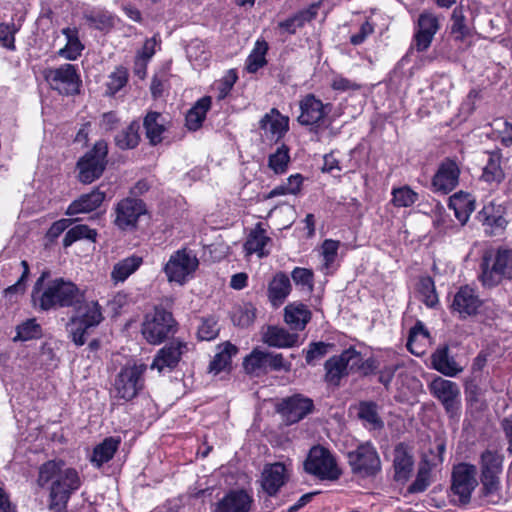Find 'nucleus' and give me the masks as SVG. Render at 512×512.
Here are the masks:
<instances>
[{"instance_id": "f257e3e1", "label": "nucleus", "mask_w": 512, "mask_h": 512, "mask_svg": "<svg viewBox=\"0 0 512 512\" xmlns=\"http://www.w3.org/2000/svg\"><path fill=\"white\" fill-rule=\"evenodd\" d=\"M37 483L42 488L50 484L49 509L65 512L72 494L81 487L82 479L75 468L67 467L63 461L49 460L40 466Z\"/></svg>"}, {"instance_id": "e2e57ef3", "label": "nucleus", "mask_w": 512, "mask_h": 512, "mask_svg": "<svg viewBox=\"0 0 512 512\" xmlns=\"http://www.w3.org/2000/svg\"><path fill=\"white\" fill-rule=\"evenodd\" d=\"M431 364L435 370L448 376V344H444L432 354Z\"/></svg>"}, {"instance_id": "ea45409f", "label": "nucleus", "mask_w": 512, "mask_h": 512, "mask_svg": "<svg viewBox=\"0 0 512 512\" xmlns=\"http://www.w3.org/2000/svg\"><path fill=\"white\" fill-rule=\"evenodd\" d=\"M325 381L331 385L339 386L343 377L348 376L347 368L340 355L330 357L324 364Z\"/></svg>"}, {"instance_id": "aec40b11", "label": "nucleus", "mask_w": 512, "mask_h": 512, "mask_svg": "<svg viewBox=\"0 0 512 512\" xmlns=\"http://www.w3.org/2000/svg\"><path fill=\"white\" fill-rule=\"evenodd\" d=\"M438 455L429 458L425 455L423 461L419 465V469L416 475V479L408 487L409 493H420L427 489L430 485V471L432 466H436L438 463H442L445 454V443H439L437 445Z\"/></svg>"}, {"instance_id": "de8ad7c7", "label": "nucleus", "mask_w": 512, "mask_h": 512, "mask_svg": "<svg viewBox=\"0 0 512 512\" xmlns=\"http://www.w3.org/2000/svg\"><path fill=\"white\" fill-rule=\"evenodd\" d=\"M97 237V231L95 229L89 228V226L80 224L72 227L69 229L64 238H63V246L69 247L74 242L81 240V239H87L92 242L96 241Z\"/></svg>"}, {"instance_id": "6e6552de", "label": "nucleus", "mask_w": 512, "mask_h": 512, "mask_svg": "<svg viewBox=\"0 0 512 512\" xmlns=\"http://www.w3.org/2000/svg\"><path fill=\"white\" fill-rule=\"evenodd\" d=\"M352 474L361 478L375 477L381 471L380 456L371 442L359 444L347 453Z\"/></svg>"}, {"instance_id": "a211bd4d", "label": "nucleus", "mask_w": 512, "mask_h": 512, "mask_svg": "<svg viewBox=\"0 0 512 512\" xmlns=\"http://www.w3.org/2000/svg\"><path fill=\"white\" fill-rule=\"evenodd\" d=\"M300 115L297 120L302 126L319 127L330 111V104H324L314 94L305 95L299 102Z\"/></svg>"}, {"instance_id": "69168bd1", "label": "nucleus", "mask_w": 512, "mask_h": 512, "mask_svg": "<svg viewBox=\"0 0 512 512\" xmlns=\"http://www.w3.org/2000/svg\"><path fill=\"white\" fill-rule=\"evenodd\" d=\"M237 79H238V75H237L236 70L230 69L226 72V74L223 76V78L217 84L219 100H222L227 97V95L230 93L231 89L233 88L234 84L236 83Z\"/></svg>"}, {"instance_id": "412c9836", "label": "nucleus", "mask_w": 512, "mask_h": 512, "mask_svg": "<svg viewBox=\"0 0 512 512\" xmlns=\"http://www.w3.org/2000/svg\"><path fill=\"white\" fill-rule=\"evenodd\" d=\"M438 29L439 23L437 17L429 12H423L420 14L417 30L414 35V45L416 50L419 52L427 50Z\"/></svg>"}, {"instance_id": "49530a36", "label": "nucleus", "mask_w": 512, "mask_h": 512, "mask_svg": "<svg viewBox=\"0 0 512 512\" xmlns=\"http://www.w3.org/2000/svg\"><path fill=\"white\" fill-rule=\"evenodd\" d=\"M268 45L265 41H257L254 49L246 60V69L249 73H256L260 68L266 65L265 55Z\"/></svg>"}, {"instance_id": "c756f323", "label": "nucleus", "mask_w": 512, "mask_h": 512, "mask_svg": "<svg viewBox=\"0 0 512 512\" xmlns=\"http://www.w3.org/2000/svg\"><path fill=\"white\" fill-rule=\"evenodd\" d=\"M480 216L482 217L483 225L490 228V235L501 234L508 223L504 217L502 207L500 205L495 206L493 203L485 205L480 212Z\"/></svg>"}, {"instance_id": "680f3d73", "label": "nucleus", "mask_w": 512, "mask_h": 512, "mask_svg": "<svg viewBox=\"0 0 512 512\" xmlns=\"http://www.w3.org/2000/svg\"><path fill=\"white\" fill-rule=\"evenodd\" d=\"M85 19L89 26L98 30H104L113 26L112 16L105 12H92L85 15Z\"/></svg>"}, {"instance_id": "7c9ffc66", "label": "nucleus", "mask_w": 512, "mask_h": 512, "mask_svg": "<svg viewBox=\"0 0 512 512\" xmlns=\"http://www.w3.org/2000/svg\"><path fill=\"white\" fill-rule=\"evenodd\" d=\"M263 340L271 347L290 348L298 345L299 335L290 333L284 328L269 326L263 335Z\"/></svg>"}, {"instance_id": "0eeeda50", "label": "nucleus", "mask_w": 512, "mask_h": 512, "mask_svg": "<svg viewBox=\"0 0 512 512\" xmlns=\"http://www.w3.org/2000/svg\"><path fill=\"white\" fill-rule=\"evenodd\" d=\"M492 258L491 253H485L481 262L480 280L486 287L497 286L503 278L512 279V250L499 248L490 266Z\"/></svg>"}, {"instance_id": "4c0bfd02", "label": "nucleus", "mask_w": 512, "mask_h": 512, "mask_svg": "<svg viewBox=\"0 0 512 512\" xmlns=\"http://www.w3.org/2000/svg\"><path fill=\"white\" fill-rule=\"evenodd\" d=\"M217 348L219 351L209 364V371L215 374L220 373L228 367L231 363L232 356L236 355L238 352V348L229 341L218 345Z\"/></svg>"}, {"instance_id": "2eb2a0df", "label": "nucleus", "mask_w": 512, "mask_h": 512, "mask_svg": "<svg viewBox=\"0 0 512 512\" xmlns=\"http://www.w3.org/2000/svg\"><path fill=\"white\" fill-rule=\"evenodd\" d=\"M314 409L313 400L299 393L283 398L277 406V411L282 415L287 424L300 422L313 413Z\"/></svg>"}, {"instance_id": "c85d7f7f", "label": "nucleus", "mask_w": 512, "mask_h": 512, "mask_svg": "<svg viewBox=\"0 0 512 512\" xmlns=\"http://www.w3.org/2000/svg\"><path fill=\"white\" fill-rule=\"evenodd\" d=\"M450 209L454 210V215L463 226L469 220L471 213L475 210V198L467 192L459 191L450 196Z\"/></svg>"}, {"instance_id": "bf43d9fd", "label": "nucleus", "mask_w": 512, "mask_h": 512, "mask_svg": "<svg viewBox=\"0 0 512 512\" xmlns=\"http://www.w3.org/2000/svg\"><path fill=\"white\" fill-rule=\"evenodd\" d=\"M431 393L443 405L446 412H448V380L441 377L434 378L429 385Z\"/></svg>"}, {"instance_id": "58836bf2", "label": "nucleus", "mask_w": 512, "mask_h": 512, "mask_svg": "<svg viewBox=\"0 0 512 512\" xmlns=\"http://www.w3.org/2000/svg\"><path fill=\"white\" fill-rule=\"evenodd\" d=\"M143 126L151 145H157L162 141L165 126L163 116L159 112H149L144 118Z\"/></svg>"}, {"instance_id": "72a5a7b5", "label": "nucleus", "mask_w": 512, "mask_h": 512, "mask_svg": "<svg viewBox=\"0 0 512 512\" xmlns=\"http://www.w3.org/2000/svg\"><path fill=\"white\" fill-rule=\"evenodd\" d=\"M317 5H312L308 9L300 11L292 17L278 23V28L285 33L294 34L298 28L304 26L308 21H311L316 17Z\"/></svg>"}, {"instance_id": "39448f33", "label": "nucleus", "mask_w": 512, "mask_h": 512, "mask_svg": "<svg viewBox=\"0 0 512 512\" xmlns=\"http://www.w3.org/2000/svg\"><path fill=\"white\" fill-rule=\"evenodd\" d=\"M178 330V324L171 312L163 307H155L146 314L142 323V335L152 345H159L170 337H173Z\"/></svg>"}, {"instance_id": "20e7f679", "label": "nucleus", "mask_w": 512, "mask_h": 512, "mask_svg": "<svg viewBox=\"0 0 512 512\" xmlns=\"http://www.w3.org/2000/svg\"><path fill=\"white\" fill-rule=\"evenodd\" d=\"M74 315L67 323V332L76 346H82L87 341L90 329L97 327L104 319L101 306L96 301H86L83 293V302L78 304Z\"/></svg>"}, {"instance_id": "423d86ee", "label": "nucleus", "mask_w": 512, "mask_h": 512, "mask_svg": "<svg viewBox=\"0 0 512 512\" xmlns=\"http://www.w3.org/2000/svg\"><path fill=\"white\" fill-rule=\"evenodd\" d=\"M107 156V142L105 140L97 141L93 147L77 161L78 180L83 184H91L99 179L108 164Z\"/></svg>"}, {"instance_id": "a19ab883", "label": "nucleus", "mask_w": 512, "mask_h": 512, "mask_svg": "<svg viewBox=\"0 0 512 512\" xmlns=\"http://www.w3.org/2000/svg\"><path fill=\"white\" fill-rule=\"evenodd\" d=\"M429 338V333L421 321L410 329L407 339V349L414 355L420 356L424 353L425 342Z\"/></svg>"}, {"instance_id": "f704fd0d", "label": "nucleus", "mask_w": 512, "mask_h": 512, "mask_svg": "<svg viewBox=\"0 0 512 512\" xmlns=\"http://www.w3.org/2000/svg\"><path fill=\"white\" fill-rule=\"evenodd\" d=\"M269 241L270 238L266 235L262 224L258 223L248 234L244 243V249L248 255L257 253L259 257H263L265 255L264 247Z\"/></svg>"}, {"instance_id": "bb28decb", "label": "nucleus", "mask_w": 512, "mask_h": 512, "mask_svg": "<svg viewBox=\"0 0 512 512\" xmlns=\"http://www.w3.org/2000/svg\"><path fill=\"white\" fill-rule=\"evenodd\" d=\"M259 127L277 140L282 138L289 129V118L283 116L278 109L272 108L259 122Z\"/></svg>"}, {"instance_id": "cd10ccee", "label": "nucleus", "mask_w": 512, "mask_h": 512, "mask_svg": "<svg viewBox=\"0 0 512 512\" xmlns=\"http://www.w3.org/2000/svg\"><path fill=\"white\" fill-rule=\"evenodd\" d=\"M311 317V311L301 302L290 303L284 308V320L292 330H304Z\"/></svg>"}, {"instance_id": "b1692460", "label": "nucleus", "mask_w": 512, "mask_h": 512, "mask_svg": "<svg viewBox=\"0 0 512 512\" xmlns=\"http://www.w3.org/2000/svg\"><path fill=\"white\" fill-rule=\"evenodd\" d=\"M480 305L481 300L475 290L469 286H464L455 294L452 308L461 317H466L476 314Z\"/></svg>"}, {"instance_id": "2f4dec72", "label": "nucleus", "mask_w": 512, "mask_h": 512, "mask_svg": "<svg viewBox=\"0 0 512 512\" xmlns=\"http://www.w3.org/2000/svg\"><path fill=\"white\" fill-rule=\"evenodd\" d=\"M121 440L119 437H107L100 444L95 446L90 462L100 468L103 464L109 462L119 448Z\"/></svg>"}, {"instance_id": "774afa93", "label": "nucleus", "mask_w": 512, "mask_h": 512, "mask_svg": "<svg viewBox=\"0 0 512 512\" xmlns=\"http://www.w3.org/2000/svg\"><path fill=\"white\" fill-rule=\"evenodd\" d=\"M340 242L332 239H326L322 243V256L324 258V265L329 268L335 261L338 253Z\"/></svg>"}, {"instance_id": "1a4fd4ad", "label": "nucleus", "mask_w": 512, "mask_h": 512, "mask_svg": "<svg viewBox=\"0 0 512 512\" xmlns=\"http://www.w3.org/2000/svg\"><path fill=\"white\" fill-rule=\"evenodd\" d=\"M145 371L144 364L123 367L114 381V397L123 401L134 399L144 387Z\"/></svg>"}, {"instance_id": "09e8293b", "label": "nucleus", "mask_w": 512, "mask_h": 512, "mask_svg": "<svg viewBox=\"0 0 512 512\" xmlns=\"http://www.w3.org/2000/svg\"><path fill=\"white\" fill-rule=\"evenodd\" d=\"M290 162L289 148L282 144L268 158V167L275 174H283L287 171Z\"/></svg>"}, {"instance_id": "4d7b16f0", "label": "nucleus", "mask_w": 512, "mask_h": 512, "mask_svg": "<svg viewBox=\"0 0 512 512\" xmlns=\"http://www.w3.org/2000/svg\"><path fill=\"white\" fill-rule=\"evenodd\" d=\"M432 189L435 193L448 194V160L443 161L432 178Z\"/></svg>"}, {"instance_id": "0e129e2a", "label": "nucleus", "mask_w": 512, "mask_h": 512, "mask_svg": "<svg viewBox=\"0 0 512 512\" xmlns=\"http://www.w3.org/2000/svg\"><path fill=\"white\" fill-rule=\"evenodd\" d=\"M453 26L451 33L458 34L457 39H464L470 34L469 28L464 24L465 17L463 15L462 7H456L453 10L452 16Z\"/></svg>"}, {"instance_id": "a18cd8bd", "label": "nucleus", "mask_w": 512, "mask_h": 512, "mask_svg": "<svg viewBox=\"0 0 512 512\" xmlns=\"http://www.w3.org/2000/svg\"><path fill=\"white\" fill-rule=\"evenodd\" d=\"M256 308L251 303L235 306L231 313V320L235 326L246 328L253 324L256 318Z\"/></svg>"}, {"instance_id": "f8f14e48", "label": "nucleus", "mask_w": 512, "mask_h": 512, "mask_svg": "<svg viewBox=\"0 0 512 512\" xmlns=\"http://www.w3.org/2000/svg\"><path fill=\"white\" fill-rule=\"evenodd\" d=\"M199 266L196 255L188 249L174 252L164 267V272L170 282L184 284L193 276Z\"/></svg>"}, {"instance_id": "f3484780", "label": "nucleus", "mask_w": 512, "mask_h": 512, "mask_svg": "<svg viewBox=\"0 0 512 512\" xmlns=\"http://www.w3.org/2000/svg\"><path fill=\"white\" fill-rule=\"evenodd\" d=\"M188 351V343L174 339L159 349L154 356L151 369H157L159 372L168 369H175L179 364L182 356Z\"/></svg>"}, {"instance_id": "79ce46f5", "label": "nucleus", "mask_w": 512, "mask_h": 512, "mask_svg": "<svg viewBox=\"0 0 512 512\" xmlns=\"http://www.w3.org/2000/svg\"><path fill=\"white\" fill-rule=\"evenodd\" d=\"M140 123L132 121L125 129L118 132L115 136V144L122 150L135 148L140 141Z\"/></svg>"}, {"instance_id": "338daca9", "label": "nucleus", "mask_w": 512, "mask_h": 512, "mask_svg": "<svg viewBox=\"0 0 512 512\" xmlns=\"http://www.w3.org/2000/svg\"><path fill=\"white\" fill-rule=\"evenodd\" d=\"M291 277L296 285L306 287L309 291L313 289V272L307 268L296 267L291 273Z\"/></svg>"}, {"instance_id": "864d4df0", "label": "nucleus", "mask_w": 512, "mask_h": 512, "mask_svg": "<svg viewBox=\"0 0 512 512\" xmlns=\"http://www.w3.org/2000/svg\"><path fill=\"white\" fill-rule=\"evenodd\" d=\"M333 344L325 343L322 341L311 342L305 350V360L308 365H315L317 361L324 358Z\"/></svg>"}, {"instance_id": "8fccbe9b", "label": "nucleus", "mask_w": 512, "mask_h": 512, "mask_svg": "<svg viewBox=\"0 0 512 512\" xmlns=\"http://www.w3.org/2000/svg\"><path fill=\"white\" fill-rule=\"evenodd\" d=\"M417 291L422 297V301L428 307H434L438 303V296L435 290V284L430 276H423L417 283Z\"/></svg>"}, {"instance_id": "393cba45", "label": "nucleus", "mask_w": 512, "mask_h": 512, "mask_svg": "<svg viewBox=\"0 0 512 512\" xmlns=\"http://www.w3.org/2000/svg\"><path fill=\"white\" fill-rule=\"evenodd\" d=\"M486 164L483 167L481 179L490 184L498 186L505 179V172L502 168V153L499 149L487 151Z\"/></svg>"}, {"instance_id": "a878e982", "label": "nucleus", "mask_w": 512, "mask_h": 512, "mask_svg": "<svg viewBox=\"0 0 512 512\" xmlns=\"http://www.w3.org/2000/svg\"><path fill=\"white\" fill-rule=\"evenodd\" d=\"M105 196V192L101 191L99 188L93 189L90 193L82 194L68 206L66 215L73 216L80 213L92 212L100 207Z\"/></svg>"}, {"instance_id": "c03bdc74", "label": "nucleus", "mask_w": 512, "mask_h": 512, "mask_svg": "<svg viewBox=\"0 0 512 512\" xmlns=\"http://www.w3.org/2000/svg\"><path fill=\"white\" fill-rule=\"evenodd\" d=\"M358 417L365 422L370 429L381 430L384 422L378 414V406L374 402H361Z\"/></svg>"}, {"instance_id": "6e6d98bb", "label": "nucleus", "mask_w": 512, "mask_h": 512, "mask_svg": "<svg viewBox=\"0 0 512 512\" xmlns=\"http://www.w3.org/2000/svg\"><path fill=\"white\" fill-rule=\"evenodd\" d=\"M392 196L395 207H410L418 200V194L408 186L393 189Z\"/></svg>"}, {"instance_id": "13d9d810", "label": "nucleus", "mask_w": 512, "mask_h": 512, "mask_svg": "<svg viewBox=\"0 0 512 512\" xmlns=\"http://www.w3.org/2000/svg\"><path fill=\"white\" fill-rule=\"evenodd\" d=\"M127 81H128L127 71L122 67L117 68L108 77L107 93L109 95L116 94L119 90H121L126 85Z\"/></svg>"}, {"instance_id": "4468645a", "label": "nucleus", "mask_w": 512, "mask_h": 512, "mask_svg": "<svg viewBox=\"0 0 512 512\" xmlns=\"http://www.w3.org/2000/svg\"><path fill=\"white\" fill-rule=\"evenodd\" d=\"M147 212L145 203L138 198L126 197L114 207L113 224L121 231H133L139 218Z\"/></svg>"}, {"instance_id": "5701e85b", "label": "nucleus", "mask_w": 512, "mask_h": 512, "mask_svg": "<svg viewBox=\"0 0 512 512\" xmlns=\"http://www.w3.org/2000/svg\"><path fill=\"white\" fill-rule=\"evenodd\" d=\"M394 479L407 481L413 471L414 458L411 449L404 443H399L393 451Z\"/></svg>"}, {"instance_id": "f03ea898", "label": "nucleus", "mask_w": 512, "mask_h": 512, "mask_svg": "<svg viewBox=\"0 0 512 512\" xmlns=\"http://www.w3.org/2000/svg\"><path fill=\"white\" fill-rule=\"evenodd\" d=\"M45 275L35 282L32 290V302L41 311L56 310L63 307H76L83 302V291L71 281L57 278L43 288Z\"/></svg>"}, {"instance_id": "4be33fe9", "label": "nucleus", "mask_w": 512, "mask_h": 512, "mask_svg": "<svg viewBox=\"0 0 512 512\" xmlns=\"http://www.w3.org/2000/svg\"><path fill=\"white\" fill-rule=\"evenodd\" d=\"M287 479L288 475L284 464L280 462L268 464L261 474V486L269 496H275Z\"/></svg>"}, {"instance_id": "c9c22d12", "label": "nucleus", "mask_w": 512, "mask_h": 512, "mask_svg": "<svg viewBox=\"0 0 512 512\" xmlns=\"http://www.w3.org/2000/svg\"><path fill=\"white\" fill-rule=\"evenodd\" d=\"M211 106V97L205 96L199 99L186 114V126L189 130L196 131L202 126L206 114Z\"/></svg>"}, {"instance_id": "9d476101", "label": "nucleus", "mask_w": 512, "mask_h": 512, "mask_svg": "<svg viewBox=\"0 0 512 512\" xmlns=\"http://www.w3.org/2000/svg\"><path fill=\"white\" fill-rule=\"evenodd\" d=\"M304 469L307 473L323 480L334 481L341 475L334 456L327 448L319 445L310 449Z\"/></svg>"}, {"instance_id": "e433bc0d", "label": "nucleus", "mask_w": 512, "mask_h": 512, "mask_svg": "<svg viewBox=\"0 0 512 512\" xmlns=\"http://www.w3.org/2000/svg\"><path fill=\"white\" fill-rule=\"evenodd\" d=\"M62 34L66 37L67 43L59 50V55L67 60H76L84 49L77 28L66 27L62 29Z\"/></svg>"}, {"instance_id": "37998d69", "label": "nucleus", "mask_w": 512, "mask_h": 512, "mask_svg": "<svg viewBox=\"0 0 512 512\" xmlns=\"http://www.w3.org/2000/svg\"><path fill=\"white\" fill-rule=\"evenodd\" d=\"M143 260L139 256H130L117 262L111 272V277L115 282L125 281L142 264Z\"/></svg>"}, {"instance_id": "6ab92c4d", "label": "nucleus", "mask_w": 512, "mask_h": 512, "mask_svg": "<svg viewBox=\"0 0 512 512\" xmlns=\"http://www.w3.org/2000/svg\"><path fill=\"white\" fill-rule=\"evenodd\" d=\"M253 497L244 489L226 493L214 506L213 512H250Z\"/></svg>"}, {"instance_id": "dca6fc26", "label": "nucleus", "mask_w": 512, "mask_h": 512, "mask_svg": "<svg viewBox=\"0 0 512 512\" xmlns=\"http://www.w3.org/2000/svg\"><path fill=\"white\" fill-rule=\"evenodd\" d=\"M475 476L476 466L472 464L463 463L453 469V482L450 489L454 494L459 495L462 504L470 501L471 493L478 484Z\"/></svg>"}, {"instance_id": "603ef678", "label": "nucleus", "mask_w": 512, "mask_h": 512, "mask_svg": "<svg viewBox=\"0 0 512 512\" xmlns=\"http://www.w3.org/2000/svg\"><path fill=\"white\" fill-rule=\"evenodd\" d=\"M41 336V327L36 319H27L16 328V336L13 341H28Z\"/></svg>"}, {"instance_id": "052dcab7", "label": "nucleus", "mask_w": 512, "mask_h": 512, "mask_svg": "<svg viewBox=\"0 0 512 512\" xmlns=\"http://www.w3.org/2000/svg\"><path fill=\"white\" fill-rule=\"evenodd\" d=\"M18 32V27L14 22L0 24V43L8 50H15V34Z\"/></svg>"}, {"instance_id": "3c124183", "label": "nucleus", "mask_w": 512, "mask_h": 512, "mask_svg": "<svg viewBox=\"0 0 512 512\" xmlns=\"http://www.w3.org/2000/svg\"><path fill=\"white\" fill-rule=\"evenodd\" d=\"M220 332L218 319L215 316H207L201 318L200 325L197 330V337L201 341H211L215 339Z\"/></svg>"}, {"instance_id": "ddd939ff", "label": "nucleus", "mask_w": 512, "mask_h": 512, "mask_svg": "<svg viewBox=\"0 0 512 512\" xmlns=\"http://www.w3.org/2000/svg\"><path fill=\"white\" fill-rule=\"evenodd\" d=\"M44 77L51 89L61 95H76L80 91L81 80L76 67L72 64L66 63L57 68L47 69Z\"/></svg>"}, {"instance_id": "9b49d317", "label": "nucleus", "mask_w": 512, "mask_h": 512, "mask_svg": "<svg viewBox=\"0 0 512 512\" xmlns=\"http://www.w3.org/2000/svg\"><path fill=\"white\" fill-rule=\"evenodd\" d=\"M243 368L248 374L259 376L270 371L291 370V362L286 361L281 353L263 352L254 349L244 358Z\"/></svg>"}, {"instance_id": "473e14b6", "label": "nucleus", "mask_w": 512, "mask_h": 512, "mask_svg": "<svg viewBox=\"0 0 512 512\" xmlns=\"http://www.w3.org/2000/svg\"><path fill=\"white\" fill-rule=\"evenodd\" d=\"M290 291L291 283L289 277L283 272H278L268 285V298L273 305H280L284 302Z\"/></svg>"}, {"instance_id": "7ed1b4c3", "label": "nucleus", "mask_w": 512, "mask_h": 512, "mask_svg": "<svg viewBox=\"0 0 512 512\" xmlns=\"http://www.w3.org/2000/svg\"><path fill=\"white\" fill-rule=\"evenodd\" d=\"M505 456L498 445H488L481 451L478 460L480 471L481 494L485 498L494 499L501 491V475Z\"/></svg>"}, {"instance_id": "5fc2aeb1", "label": "nucleus", "mask_w": 512, "mask_h": 512, "mask_svg": "<svg viewBox=\"0 0 512 512\" xmlns=\"http://www.w3.org/2000/svg\"><path fill=\"white\" fill-rule=\"evenodd\" d=\"M348 375L365 369L363 357L354 347H350L341 353Z\"/></svg>"}]
</instances>
